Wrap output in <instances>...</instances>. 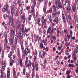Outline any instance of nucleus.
I'll return each instance as SVG.
<instances>
[{
	"label": "nucleus",
	"instance_id": "27",
	"mask_svg": "<svg viewBox=\"0 0 78 78\" xmlns=\"http://www.w3.org/2000/svg\"><path fill=\"white\" fill-rule=\"evenodd\" d=\"M12 44V47H13V48H17V44L14 43Z\"/></svg>",
	"mask_w": 78,
	"mask_h": 78
},
{
	"label": "nucleus",
	"instance_id": "21",
	"mask_svg": "<svg viewBox=\"0 0 78 78\" xmlns=\"http://www.w3.org/2000/svg\"><path fill=\"white\" fill-rule=\"evenodd\" d=\"M37 30L39 31V33L41 36L42 35V29L40 28H39L38 27V28L37 29Z\"/></svg>",
	"mask_w": 78,
	"mask_h": 78
},
{
	"label": "nucleus",
	"instance_id": "16",
	"mask_svg": "<svg viewBox=\"0 0 78 78\" xmlns=\"http://www.w3.org/2000/svg\"><path fill=\"white\" fill-rule=\"evenodd\" d=\"M30 30V28H27V29L26 28H25L24 30V33L25 34H27V33H28Z\"/></svg>",
	"mask_w": 78,
	"mask_h": 78
},
{
	"label": "nucleus",
	"instance_id": "31",
	"mask_svg": "<svg viewBox=\"0 0 78 78\" xmlns=\"http://www.w3.org/2000/svg\"><path fill=\"white\" fill-rule=\"evenodd\" d=\"M9 22H12V21H13V19L12 18V17L10 16V17L9 16Z\"/></svg>",
	"mask_w": 78,
	"mask_h": 78
},
{
	"label": "nucleus",
	"instance_id": "35",
	"mask_svg": "<svg viewBox=\"0 0 78 78\" xmlns=\"http://www.w3.org/2000/svg\"><path fill=\"white\" fill-rule=\"evenodd\" d=\"M40 22H41V18L39 17L38 20H37L36 22V24L38 25L40 23Z\"/></svg>",
	"mask_w": 78,
	"mask_h": 78
},
{
	"label": "nucleus",
	"instance_id": "44",
	"mask_svg": "<svg viewBox=\"0 0 78 78\" xmlns=\"http://www.w3.org/2000/svg\"><path fill=\"white\" fill-rule=\"evenodd\" d=\"M69 67H74V66L73 65V64H71L70 63H69V64L68 65Z\"/></svg>",
	"mask_w": 78,
	"mask_h": 78
},
{
	"label": "nucleus",
	"instance_id": "34",
	"mask_svg": "<svg viewBox=\"0 0 78 78\" xmlns=\"http://www.w3.org/2000/svg\"><path fill=\"white\" fill-rule=\"evenodd\" d=\"M16 74V69H13V76H15Z\"/></svg>",
	"mask_w": 78,
	"mask_h": 78
},
{
	"label": "nucleus",
	"instance_id": "51",
	"mask_svg": "<svg viewBox=\"0 0 78 78\" xmlns=\"http://www.w3.org/2000/svg\"><path fill=\"white\" fill-rule=\"evenodd\" d=\"M7 48H8V47H7V44H4V50H6Z\"/></svg>",
	"mask_w": 78,
	"mask_h": 78
},
{
	"label": "nucleus",
	"instance_id": "55",
	"mask_svg": "<svg viewBox=\"0 0 78 78\" xmlns=\"http://www.w3.org/2000/svg\"><path fill=\"white\" fill-rule=\"evenodd\" d=\"M4 27L6 30H8V25L5 24L4 25Z\"/></svg>",
	"mask_w": 78,
	"mask_h": 78
},
{
	"label": "nucleus",
	"instance_id": "64",
	"mask_svg": "<svg viewBox=\"0 0 78 78\" xmlns=\"http://www.w3.org/2000/svg\"><path fill=\"white\" fill-rule=\"evenodd\" d=\"M8 17V15L6 14L4 15V19H6V17Z\"/></svg>",
	"mask_w": 78,
	"mask_h": 78
},
{
	"label": "nucleus",
	"instance_id": "39",
	"mask_svg": "<svg viewBox=\"0 0 78 78\" xmlns=\"http://www.w3.org/2000/svg\"><path fill=\"white\" fill-rule=\"evenodd\" d=\"M68 18V19L69 20H70L72 19L71 18V16L70 15H66V18Z\"/></svg>",
	"mask_w": 78,
	"mask_h": 78
},
{
	"label": "nucleus",
	"instance_id": "28",
	"mask_svg": "<svg viewBox=\"0 0 78 78\" xmlns=\"http://www.w3.org/2000/svg\"><path fill=\"white\" fill-rule=\"evenodd\" d=\"M14 43L15 44H17V43H18V41H17V39L16 37H15V39L14 40Z\"/></svg>",
	"mask_w": 78,
	"mask_h": 78
},
{
	"label": "nucleus",
	"instance_id": "36",
	"mask_svg": "<svg viewBox=\"0 0 78 78\" xmlns=\"http://www.w3.org/2000/svg\"><path fill=\"white\" fill-rule=\"evenodd\" d=\"M19 62L20 64V66L22 67V58H21L19 60Z\"/></svg>",
	"mask_w": 78,
	"mask_h": 78
},
{
	"label": "nucleus",
	"instance_id": "53",
	"mask_svg": "<svg viewBox=\"0 0 78 78\" xmlns=\"http://www.w3.org/2000/svg\"><path fill=\"white\" fill-rule=\"evenodd\" d=\"M62 20L63 22H64V23H65L66 20V17L65 16L62 17Z\"/></svg>",
	"mask_w": 78,
	"mask_h": 78
},
{
	"label": "nucleus",
	"instance_id": "33",
	"mask_svg": "<svg viewBox=\"0 0 78 78\" xmlns=\"http://www.w3.org/2000/svg\"><path fill=\"white\" fill-rule=\"evenodd\" d=\"M11 34L13 36L15 35V32L13 30H11Z\"/></svg>",
	"mask_w": 78,
	"mask_h": 78
},
{
	"label": "nucleus",
	"instance_id": "18",
	"mask_svg": "<svg viewBox=\"0 0 78 78\" xmlns=\"http://www.w3.org/2000/svg\"><path fill=\"white\" fill-rule=\"evenodd\" d=\"M28 65H29V67H30L31 68V66H33V63L31 62V61H30V60H28Z\"/></svg>",
	"mask_w": 78,
	"mask_h": 78
},
{
	"label": "nucleus",
	"instance_id": "13",
	"mask_svg": "<svg viewBox=\"0 0 78 78\" xmlns=\"http://www.w3.org/2000/svg\"><path fill=\"white\" fill-rule=\"evenodd\" d=\"M72 8L73 12H75V10L76 9V6L75 4H74L72 6Z\"/></svg>",
	"mask_w": 78,
	"mask_h": 78
},
{
	"label": "nucleus",
	"instance_id": "15",
	"mask_svg": "<svg viewBox=\"0 0 78 78\" xmlns=\"http://www.w3.org/2000/svg\"><path fill=\"white\" fill-rule=\"evenodd\" d=\"M77 53V51L76 50H74L73 51L72 54V56L73 58H75V55H76V53Z\"/></svg>",
	"mask_w": 78,
	"mask_h": 78
},
{
	"label": "nucleus",
	"instance_id": "26",
	"mask_svg": "<svg viewBox=\"0 0 78 78\" xmlns=\"http://www.w3.org/2000/svg\"><path fill=\"white\" fill-rule=\"evenodd\" d=\"M35 67H36V70L37 72V71H38V64H37V63H35Z\"/></svg>",
	"mask_w": 78,
	"mask_h": 78
},
{
	"label": "nucleus",
	"instance_id": "5",
	"mask_svg": "<svg viewBox=\"0 0 78 78\" xmlns=\"http://www.w3.org/2000/svg\"><path fill=\"white\" fill-rule=\"evenodd\" d=\"M73 33V32H72V31H71L70 32V35L69 34H68L67 35V37L68 38V39H67V38H66V42H67L68 41H69V39L71 37H72V34Z\"/></svg>",
	"mask_w": 78,
	"mask_h": 78
},
{
	"label": "nucleus",
	"instance_id": "47",
	"mask_svg": "<svg viewBox=\"0 0 78 78\" xmlns=\"http://www.w3.org/2000/svg\"><path fill=\"white\" fill-rule=\"evenodd\" d=\"M8 34H7V33L6 32H5L4 34V36L5 38H7V36Z\"/></svg>",
	"mask_w": 78,
	"mask_h": 78
},
{
	"label": "nucleus",
	"instance_id": "41",
	"mask_svg": "<svg viewBox=\"0 0 78 78\" xmlns=\"http://www.w3.org/2000/svg\"><path fill=\"white\" fill-rule=\"evenodd\" d=\"M17 55L18 58H19V57H20V51L19 50H18L17 51Z\"/></svg>",
	"mask_w": 78,
	"mask_h": 78
},
{
	"label": "nucleus",
	"instance_id": "58",
	"mask_svg": "<svg viewBox=\"0 0 78 78\" xmlns=\"http://www.w3.org/2000/svg\"><path fill=\"white\" fill-rule=\"evenodd\" d=\"M16 65H17V66L19 65V61L18 59L16 60Z\"/></svg>",
	"mask_w": 78,
	"mask_h": 78
},
{
	"label": "nucleus",
	"instance_id": "6",
	"mask_svg": "<svg viewBox=\"0 0 78 78\" xmlns=\"http://www.w3.org/2000/svg\"><path fill=\"white\" fill-rule=\"evenodd\" d=\"M34 38H35V41L36 42L37 41L38 42H39V41H40V39H41V37L39 36V35H36V34H34Z\"/></svg>",
	"mask_w": 78,
	"mask_h": 78
},
{
	"label": "nucleus",
	"instance_id": "38",
	"mask_svg": "<svg viewBox=\"0 0 78 78\" xmlns=\"http://www.w3.org/2000/svg\"><path fill=\"white\" fill-rule=\"evenodd\" d=\"M66 11L67 12H70V8L69 7H67L66 9Z\"/></svg>",
	"mask_w": 78,
	"mask_h": 78
},
{
	"label": "nucleus",
	"instance_id": "19",
	"mask_svg": "<svg viewBox=\"0 0 78 78\" xmlns=\"http://www.w3.org/2000/svg\"><path fill=\"white\" fill-rule=\"evenodd\" d=\"M21 2V0H18L17 2V4L19 5L20 8L22 6V2Z\"/></svg>",
	"mask_w": 78,
	"mask_h": 78
},
{
	"label": "nucleus",
	"instance_id": "56",
	"mask_svg": "<svg viewBox=\"0 0 78 78\" xmlns=\"http://www.w3.org/2000/svg\"><path fill=\"white\" fill-rule=\"evenodd\" d=\"M62 17H65V12L64 11L62 12Z\"/></svg>",
	"mask_w": 78,
	"mask_h": 78
},
{
	"label": "nucleus",
	"instance_id": "11",
	"mask_svg": "<svg viewBox=\"0 0 78 78\" xmlns=\"http://www.w3.org/2000/svg\"><path fill=\"white\" fill-rule=\"evenodd\" d=\"M56 7L57 9H59V8H60V9H61V8H62V5L60 3L58 4H57L56 5Z\"/></svg>",
	"mask_w": 78,
	"mask_h": 78
},
{
	"label": "nucleus",
	"instance_id": "37",
	"mask_svg": "<svg viewBox=\"0 0 78 78\" xmlns=\"http://www.w3.org/2000/svg\"><path fill=\"white\" fill-rule=\"evenodd\" d=\"M59 28H58L56 30V31H57V36H58V35H59Z\"/></svg>",
	"mask_w": 78,
	"mask_h": 78
},
{
	"label": "nucleus",
	"instance_id": "62",
	"mask_svg": "<svg viewBox=\"0 0 78 78\" xmlns=\"http://www.w3.org/2000/svg\"><path fill=\"white\" fill-rule=\"evenodd\" d=\"M16 55H13V60L14 61L16 60Z\"/></svg>",
	"mask_w": 78,
	"mask_h": 78
},
{
	"label": "nucleus",
	"instance_id": "22",
	"mask_svg": "<svg viewBox=\"0 0 78 78\" xmlns=\"http://www.w3.org/2000/svg\"><path fill=\"white\" fill-rule=\"evenodd\" d=\"M22 20L23 23H24L25 22V15H23L22 16Z\"/></svg>",
	"mask_w": 78,
	"mask_h": 78
},
{
	"label": "nucleus",
	"instance_id": "24",
	"mask_svg": "<svg viewBox=\"0 0 78 78\" xmlns=\"http://www.w3.org/2000/svg\"><path fill=\"white\" fill-rule=\"evenodd\" d=\"M11 25L12 27L14 28V30H15L14 28H15V25H14V23L13 22V21H11Z\"/></svg>",
	"mask_w": 78,
	"mask_h": 78
},
{
	"label": "nucleus",
	"instance_id": "46",
	"mask_svg": "<svg viewBox=\"0 0 78 78\" xmlns=\"http://www.w3.org/2000/svg\"><path fill=\"white\" fill-rule=\"evenodd\" d=\"M26 72V69L25 68H24L23 71V75H25V73Z\"/></svg>",
	"mask_w": 78,
	"mask_h": 78
},
{
	"label": "nucleus",
	"instance_id": "25",
	"mask_svg": "<svg viewBox=\"0 0 78 78\" xmlns=\"http://www.w3.org/2000/svg\"><path fill=\"white\" fill-rule=\"evenodd\" d=\"M47 38L45 39V41L44 40H43L42 41V43H44V45H47Z\"/></svg>",
	"mask_w": 78,
	"mask_h": 78
},
{
	"label": "nucleus",
	"instance_id": "54",
	"mask_svg": "<svg viewBox=\"0 0 78 78\" xmlns=\"http://www.w3.org/2000/svg\"><path fill=\"white\" fill-rule=\"evenodd\" d=\"M18 16H19V13H18V12H16V13H15V17H18Z\"/></svg>",
	"mask_w": 78,
	"mask_h": 78
},
{
	"label": "nucleus",
	"instance_id": "2",
	"mask_svg": "<svg viewBox=\"0 0 78 78\" xmlns=\"http://www.w3.org/2000/svg\"><path fill=\"white\" fill-rule=\"evenodd\" d=\"M2 64V70H0V73H1V78H3V71L5 70V68L6 67V63L5 62H3V60H2L1 62Z\"/></svg>",
	"mask_w": 78,
	"mask_h": 78
},
{
	"label": "nucleus",
	"instance_id": "14",
	"mask_svg": "<svg viewBox=\"0 0 78 78\" xmlns=\"http://www.w3.org/2000/svg\"><path fill=\"white\" fill-rule=\"evenodd\" d=\"M16 27H17L18 30L20 29V28L22 27V24L21 23H20V22H19L16 26Z\"/></svg>",
	"mask_w": 78,
	"mask_h": 78
},
{
	"label": "nucleus",
	"instance_id": "43",
	"mask_svg": "<svg viewBox=\"0 0 78 78\" xmlns=\"http://www.w3.org/2000/svg\"><path fill=\"white\" fill-rule=\"evenodd\" d=\"M20 36L21 38L22 39L23 38V33H22V32H20Z\"/></svg>",
	"mask_w": 78,
	"mask_h": 78
},
{
	"label": "nucleus",
	"instance_id": "50",
	"mask_svg": "<svg viewBox=\"0 0 78 78\" xmlns=\"http://www.w3.org/2000/svg\"><path fill=\"white\" fill-rule=\"evenodd\" d=\"M52 8L55 11H56V6L55 5H53L52 6Z\"/></svg>",
	"mask_w": 78,
	"mask_h": 78
},
{
	"label": "nucleus",
	"instance_id": "23",
	"mask_svg": "<svg viewBox=\"0 0 78 78\" xmlns=\"http://www.w3.org/2000/svg\"><path fill=\"white\" fill-rule=\"evenodd\" d=\"M52 16L53 17L55 18L56 16V13L55 11H54L52 12Z\"/></svg>",
	"mask_w": 78,
	"mask_h": 78
},
{
	"label": "nucleus",
	"instance_id": "12",
	"mask_svg": "<svg viewBox=\"0 0 78 78\" xmlns=\"http://www.w3.org/2000/svg\"><path fill=\"white\" fill-rule=\"evenodd\" d=\"M14 5H13V6H11V14H12V16L14 15Z\"/></svg>",
	"mask_w": 78,
	"mask_h": 78
},
{
	"label": "nucleus",
	"instance_id": "8",
	"mask_svg": "<svg viewBox=\"0 0 78 78\" xmlns=\"http://www.w3.org/2000/svg\"><path fill=\"white\" fill-rule=\"evenodd\" d=\"M36 2H34L31 7V8L32 9L31 12L32 14L34 13V7H35V6H36Z\"/></svg>",
	"mask_w": 78,
	"mask_h": 78
},
{
	"label": "nucleus",
	"instance_id": "30",
	"mask_svg": "<svg viewBox=\"0 0 78 78\" xmlns=\"http://www.w3.org/2000/svg\"><path fill=\"white\" fill-rule=\"evenodd\" d=\"M43 11L44 13V14H45L46 13V7H45V6H44L43 7Z\"/></svg>",
	"mask_w": 78,
	"mask_h": 78
},
{
	"label": "nucleus",
	"instance_id": "48",
	"mask_svg": "<svg viewBox=\"0 0 78 78\" xmlns=\"http://www.w3.org/2000/svg\"><path fill=\"white\" fill-rule=\"evenodd\" d=\"M60 3V2H59V0H55V4L56 5H57V4H59Z\"/></svg>",
	"mask_w": 78,
	"mask_h": 78
},
{
	"label": "nucleus",
	"instance_id": "10",
	"mask_svg": "<svg viewBox=\"0 0 78 78\" xmlns=\"http://www.w3.org/2000/svg\"><path fill=\"white\" fill-rule=\"evenodd\" d=\"M47 35H48V33H49L50 34H51V33H52V31H51V26H50L48 29L47 32Z\"/></svg>",
	"mask_w": 78,
	"mask_h": 78
},
{
	"label": "nucleus",
	"instance_id": "40",
	"mask_svg": "<svg viewBox=\"0 0 78 78\" xmlns=\"http://www.w3.org/2000/svg\"><path fill=\"white\" fill-rule=\"evenodd\" d=\"M5 42V44H7L8 43V38H5V39L4 40Z\"/></svg>",
	"mask_w": 78,
	"mask_h": 78
},
{
	"label": "nucleus",
	"instance_id": "61",
	"mask_svg": "<svg viewBox=\"0 0 78 78\" xmlns=\"http://www.w3.org/2000/svg\"><path fill=\"white\" fill-rule=\"evenodd\" d=\"M47 3H48V2L46 1L44 4V6H46L47 5Z\"/></svg>",
	"mask_w": 78,
	"mask_h": 78
},
{
	"label": "nucleus",
	"instance_id": "7",
	"mask_svg": "<svg viewBox=\"0 0 78 78\" xmlns=\"http://www.w3.org/2000/svg\"><path fill=\"white\" fill-rule=\"evenodd\" d=\"M8 4H6L4 6V8L2 9V11L3 12H6V9L7 11H8Z\"/></svg>",
	"mask_w": 78,
	"mask_h": 78
},
{
	"label": "nucleus",
	"instance_id": "20",
	"mask_svg": "<svg viewBox=\"0 0 78 78\" xmlns=\"http://www.w3.org/2000/svg\"><path fill=\"white\" fill-rule=\"evenodd\" d=\"M48 17L51 23H52V20H51V15H48Z\"/></svg>",
	"mask_w": 78,
	"mask_h": 78
},
{
	"label": "nucleus",
	"instance_id": "42",
	"mask_svg": "<svg viewBox=\"0 0 78 78\" xmlns=\"http://www.w3.org/2000/svg\"><path fill=\"white\" fill-rule=\"evenodd\" d=\"M65 2L66 3H68L69 5H70V0H65Z\"/></svg>",
	"mask_w": 78,
	"mask_h": 78
},
{
	"label": "nucleus",
	"instance_id": "29",
	"mask_svg": "<svg viewBox=\"0 0 78 78\" xmlns=\"http://www.w3.org/2000/svg\"><path fill=\"white\" fill-rule=\"evenodd\" d=\"M16 37L17 38H19V31L18 30H17L16 31Z\"/></svg>",
	"mask_w": 78,
	"mask_h": 78
},
{
	"label": "nucleus",
	"instance_id": "52",
	"mask_svg": "<svg viewBox=\"0 0 78 78\" xmlns=\"http://www.w3.org/2000/svg\"><path fill=\"white\" fill-rule=\"evenodd\" d=\"M32 17V16L31 15H29L28 16V21H30L31 20V17Z\"/></svg>",
	"mask_w": 78,
	"mask_h": 78
},
{
	"label": "nucleus",
	"instance_id": "60",
	"mask_svg": "<svg viewBox=\"0 0 78 78\" xmlns=\"http://www.w3.org/2000/svg\"><path fill=\"white\" fill-rule=\"evenodd\" d=\"M43 46V44H42V43H41L40 44V47L41 48H43V47H44V46Z\"/></svg>",
	"mask_w": 78,
	"mask_h": 78
},
{
	"label": "nucleus",
	"instance_id": "3",
	"mask_svg": "<svg viewBox=\"0 0 78 78\" xmlns=\"http://www.w3.org/2000/svg\"><path fill=\"white\" fill-rule=\"evenodd\" d=\"M41 21L42 22V25L41 26V27H44V28H47V25H46V22H47V18L44 19V20H41Z\"/></svg>",
	"mask_w": 78,
	"mask_h": 78
},
{
	"label": "nucleus",
	"instance_id": "57",
	"mask_svg": "<svg viewBox=\"0 0 78 78\" xmlns=\"http://www.w3.org/2000/svg\"><path fill=\"white\" fill-rule=\"evenodd\" d=\"M30 76V73H26V76L27 78H28V77H29Z\"/></svg>",
	"mask_w": 78,
	"mask_h": 78
},
{
	"label": "nucleus",
	"instance_id": "32",
	"mask_svg": "<svg viewBox=\"0 0 78 78\" xmlns=\"http://www.w3.org/2000/svg\"><path fill=\"white\" fill-rule=\"evenodd\" d=\"M23 55H22V58L23 59H25V56L26 55L23 53V52H22Z\"/></svg>",
	"mask_w": 78,
	"mask_h": 78
},
{
	"label": "nucleus",
	"instance_id": "9",
	"mask_svg": "<svg viewBox=\"0 0 78 78\" xmlns=\"http://www.w3.org/2000/svg\"><path fill=\"white\" fill-rule=\"evenodd\" d=\"M14 42V37H12V35H11V37L9 38V42L10 45H12Z\"/></svg>",
	"mask_w": 78,
	"mask_h": 78
},
{
	"label": "nucleus",
	"instance_id": "59",
	"mask_svg": "<svg viewBox=\"0 0 78 78\" xmlns=\"http://www.w3.org/2000/svg\"><path fill=\"white\" fill-rule=\"evenodd\" d=\"M68 24L69 25H72V21L70 20H69L68 22Z\"/></svg>",
	"mask_w": 78,
	"mask_h": 78
},
{
	"label": "nucleus",
	"instance_id": "45",
	"mask_svg": "<svg viewBox=\"0 0 78 78\" xmlns=\"http://www.w3.org/2000/svg\"><path fill=\"white\" fill-rule=\"evenodd\" d=\"M64 32L65 34L66 35L67 34L69 33V31L67 30H64Z\"/></svg>",
	"mask_w": 78,
	"mask_h": 78
},
{
	"label": "nucleus",
	"instance_id": "1",
	"mask_svg": "<svg viewBox=\"0 0 78 78\" xmlns=\"http://www.w3.org/2000/svg\"><path fill=\"white\" fill-rule=\"evenodd\" d=\"M20 44L21 48L22 50V52H23L26 55V56H27L28 53H30V50L28 48H26L25 50L23 51L24 48L23 47V41L22 40L20 41Z\"/></svg>",
	"mask_w": 78,
	"mask_h": 78
},
{
	"label": "nucleus",
	"instance_id": "4",
	"mask_svg": "<svg viewBox=\"0 0 78 78\" xmlns=\"http://www.w3.org/2000/svg\"><path fill=\"white\" fill-rule=\"evenodd\" d=\"M46 55L47 53L45 51H43L42 55V52L41 51H40L39 52V56L41 59H43L44 58H45V56Z\"/></svg>",
	"mask_w": 78,
	"mask_h": 78
},
{
	"label": "nucleus",
	"instance_id": "49",
	"mask_svg": "<svg viewBox=\"0 0 78 78\" xmlns=\"http://www.w3.org/2000/svg\"><path fill=\"white\" fill-rule=\"evenodd\" d=\"M28 58L27 57L26 59L25 65H27V63L28 62Z\"/></svg>",
	"mask_w": 78,
	"mask_h": 78
},
{
	"label": "nucleus",
	"instance_id": "63",
	"mask_svg": "<svg viewBox=\"0 0 78 78\" xmlns=\"http://www.w3.org/2000/svg\"><path fill=\"white\" fill-rule=\"evenodd\" d=\"M34 72H32V78H34V77L35 76V75H34Z\"/></svg>",
	"mask_w": 78,
	"mask_h": 78
},
{
	"label": "nucleus",
	"instance_id": "17",
	"mask_svg": "<svg viewBox=\"0 0 78 78\" xmlns=\"http://www.w3.org/2000/svg\"><path fill=\"white\" fill-rule=\"evenodd\" d=\"M59 20H58V17H56L55 19H54L53 20V22L56 23L57 24L58 23Z\"/></svg>",
	"mask_w": 78,
	"mask_h": 78
}]
</instances>
